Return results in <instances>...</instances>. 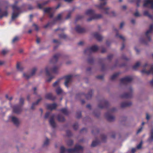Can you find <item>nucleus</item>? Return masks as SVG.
<instances>
[{
  "label": "nucleus",
  "mask_w": 153,
  "mask_h": 153,
  "mask_svg": "<svg viewBox=\"0 0 153 153\" xmlns=\"http://www.w3.org/2000/svg\"><path fill=\"white\" fill-rule=\"evenodd\" d=\"M143 67V69L141 71L143 74L148 75L152 74L153 75V64L149 65L147 63H146Z\"/></svg>",
  "instance_id": "1"
},
{
  "label": "nucleus",
  "mask_w": 153,
  "mask_h": 153,
  "mask_svg": "<svg viewBox=\"0 0 153 153\" xmlns=\"http://www.w3.org/2000/svg\"><path fill=\"white\" fill-rule=\"evenodd\" d=\"M17 1H16L14 4L12 6L13 12L12 16V19H15L18 17L19 13V7L16 5Z\"/></svg>",
  "instance_id": "2"
},
{
  "label": "nucleus",
  "mask_w": 153,
  "mask_h": 153,
  "mask_svg": "<svg viewBox=\"0 0 153 153\" xmlns=\"http://www.w3.org/2000/svg\"><path fill=\"white\" fill-rule=\"evenodd\" d=\"M107 2L104 1L103 3H101L99 5L97 6V7L100 10H102L103 11L104 13L106 14L109 15L110 14L109 9L110 8L109 7H104V6L107 4Z\"/></svg>",
  "instance_id": "3"
},
{
  "label": "nucleus",
  "mask_w": 153,
  "mask_h": 153,
  "mask_svg": "<svg viewBox=\"0 0 153 153\" xmlns=\"http://www.w3.org/2000/svg\"><path fill=\"white\" fill-rule=\"evenodd\" d=\"M83 149L82 147L78 145H76L74 149H67V152L68 153H79V152L82 151Z\"/></svg>",
  "instance_id": "4"
},
{
  "label": "nucleus",
  "mask_w": 153,
  "mask_h": 153,
  "mask_svg": "<svg viewBox=\"0 0 153 153\" xmlns=\"http://www.w3.org/2000/svg\"><path fill=\"white\" fill-rule=\"evenodd\" d=\"M59 67L56 66H54L52 68H51L49 66H47L45 68V70L46 72V74L49 75L50 74V71H51L54 73H56L58 72L59 70Z\"/></svg>",
  "instance_id": "5"
},
{
  "label": "nucleus",
  "mask_w": 153,
  "mask_h": 153,
  "mask_svg": "<svg viewBox=\"0 0 153 153\" xmlns=\"http://www.w3.org/2000/svg\"><path fill=\"white\" fill-rule=\"evenodd\" d=\"M37 70V69L36 68H34L32 69L30 74L24 73L23 74V76L25 79H28L35 74Z\"/></svg>",
  "instance_id": "6"
},
{
  "label": "nucleus",
  "mask_w": 153,
  "mask_h": 153,
  "mask_svg": "<svg viewBox=\"0 0 153 153\" xmlns=\"http://www.w3.org/2000/svg\"><path fill=\"white\" fill-rule=\"evenodd\" d=\"M143 6L153 9V0H145Z\"/></svg>",
  "instance_id": "7"
},
{
  "label": "nucleus",
  "mask_w": 153,
  "mask_h": 153,
  "mask_svg": "<svg viewBox=\"0 0 153 153\" xmlns=\"http://www.w3.org/2000/svg\"><path fill=\"white\" fill-rule=\"evenodd\" d=\"M98 49V47L96 45L92 46L90 48L86 49L85 52L86 54H89L96 51Z\"/></svg>",
  "instance_id": "8"
},
{
  "label": "nucleus",
  "mask_w": 153,
  "mask_h": 153,
  "mask_svg": "<svg viewBox=\"0 0 153 153\" xmlns=\"http://www.w3.org/2000/svg\"><path fill=\"white\" fill-rule=\"evenodd\" d=\"M153 32V25H151L149 27V30H147L146 33L145 35L146 38L147 39V42H149L151 40L150 38V34Z\"/></svg>",
  "instance_id": "9"
},
{
  "label": "nucleus",
  "mask_w": 153,
  "mask_h": 153,
  "mask_svg": "<svg viewBox=\"0 0 153 153\" xmlns=\"http://www.w3.org/2000/svg\"><path fill=\"white\" fill-rule=\"evenodd\" d=\"M54 117L55 115L54 114L51 115L50 116L49 121L50 124L53 128H55L56 127V124L54 120Z\"/></svg>",
  "instance_id": "10"
},
{
  "label": "nucleus",
  "mask_w": 153,
  "mask_h": 153,
  "mask_svg": "<svg viewBox=\"0 0 153 153\" xmlns=\"http://www.w3.org/2000/svg\"><path fill=\"white\" fill-rule=\"evenodd\" d=\"M133 79L131 76H128L122 78L121 79V82L123 84H126L131 82Z\"/></svg>",
  "instance_id": "11"
},
{
  "label": "nucleus",
  "mask_w": 153,
  "mask_h": 153,
  "mask_svg": "<svg viewBox=\"0 0 153 153\" xmlns=\"http://www.w3.org/2000/svg\"><path fill=\"white\" fill-rule=\"evenodd\" d=\"M130 92L128 93H125L123 94L121 97L123 98H131L133 95L132 94V90L131 88H130L129 89Z\"/></svg>",
  "instance_id": "12"
},
{
  "label": "nucleus",
  "mask_w": 153,
  "mask_h": 153,
  "mask_svg": "<svg viewBox=\"0 0 153 153\" xmlns=\"http://www.w3.org/2000/svg\"><path fill=\"white\" fill-rule=\"evenodd\" d=\"M102 16L101 14H96L94 13L92 18H90L87 19L88 22L91 21L92 19H99L102 18Z\"/></svg>",
  "instance_id": "13"
},
{
  "label": "nucleus",
  "mask_w": 153,
  "mask_h": 153,
  "mask_svg": "<svg viewBox=\"0 0 153 153\" xmlns=\"http://www.w3.org/2000/svg\"><path fill=\"white\" fill-rule=\"evenodd\" d=\"M71 76H66L65 77V86L68 87V84L70 83L71 81Z\"/></svg>",
  "instance_id": "14"
},
{
  "label": "nucleus",
  "mask_w": 153,
  "mask_h": 153,
  "mask_svg": "<svg viewBox=\"0 0 153 153\" xmlns=\"http://www.w3.org/2000/svg\"><path fill=\"white\" fill-rule=\"evenodd\" d=\"M11 121L13 124L16 126H18L19 124V121L18 119L14 116L11 117Z\"/></svg>",
  "instance_id": "15"
},
{
  "label": "nucleus",
  "mask_w": 153,
  "mask_h": 153,
  "mask_svg": "<svg viewBox=\"0 0 153 153\" xmlns=\"http://www.w3.org/2000/svg\"><path fill=\"white\" fill-rule=\"evenodd\" d=\"M45 99L51 100H54L56 99V97L53 96L52 93H48L46 94L45 96Z\"/></svg>",
  "instance_id": "16"
},
{
  "label": "nucleus",
  "mask_w": 153,
  "mask_h": 153,
  "mask_svg": "<svg viewBox=\"0 0 153 153\" xmlns=\"http://www.w3.org/2000/svg\"><path fill=\"white\" fill-rule=\"evenodd\" d=\"M11 107L13 108V113L16 114L19 113V105L18 104L14 105L13 106H11Z\"/></svg>",
  "instance_id": "17"
},
{
  "label": "nucleus",
  "mask_w": 153,
  "mask_h": 153,
  "mask_svg": "<svg viewBox=\"0 0 153 153\" xmlns=\"http://www.w3.org/2000/svg\"><path fill=\"white\" fill-rule=\"evenodd\" d=\"M108 104V102L105 100L101 101L100 103L98 104V107L100 108H102L105 107Z\"/></svg>",
  "instance_id": "18"
},
{
  "label": "nucleus",
  "mask_w": 153,
  "mask_h": 153,
  "mask_svg": "<svg viewBox=\"0 0 153 153\" xmlns=\"http://www.w3.org/2000/svg\"><path fill=\"white\" fill-rule=\"evenodd\" d=\"M59 56V55L58 54L55 55L53 58L50 60V63H54L56 62Z\"/></svg>",
  "instance_id": "19"
},
{
  "label": "nucleus",
  "mask_w": 153,
  "mask_h": 153,
  "mask_svg": "<svg viewBox=\"0 0 153 153\" xmlns=\"http://www.w3.org/2000/svg\"><path fill=\"white\" fill-rule=\"evenodd\" d=\"M42 97L40 96H39V99L37 100V101L33 103L31 106V109H34L35 108V106L39 104V103L42 100Z\"/></svg>",
  "instance_id": "20"
},
{
  "label": "nucleus",
  "mask_w": 153,
  "mask_h": 153,
  "mask_svg": "<svg viewBox=\"0 0 153 153\" xmlns=\"http://www.w3.org/2000/svg\"><path fill=\"white\" fill-rule=\"evenodd\" d=\"M105 117L107 120L109 121H113L115 119L114 117L108 113H107L105 114Z\"/></svg>",
  "instance_id": "21"
},
{
  "label": "nucleus",
  "mask_w": 153,
  "mask_h": 153,
  "mask_svg": "<svg viewBox=\"0 0 153 153\" xmlns=\"http://www.w3.org/2000/svg\"><path fill=\"white\" fill-rule=\"evenodd\" d=\"M132 105V103L131 102H123L121 104V107L122 108H124L130 106Z\"/></svg>",
  "instance_id": "22"
},
{
  "label": "nucleus",
  "mask_w": 153,
  "mask_h": 153,
  "mask_svg": "<svg viewBox=\"0 0 153 153\" xmlns=\"http://www.w3.org/2000/svg\"><path fill=\"white\" fill-rule=\"evenodd\" d=\"M6 74L7 76L12 75L13 77H14L16 75L18 74V73H17L16 71H13L11 72H7Z\"/></svg>",
  "instance_id": "23"
},
{
  "label": "nucleus",
  "mask_w": 153,
  "mask_h": 153,
  "mask_svg": "<svg viewBox=\"0 0 153 153\" xmlns=\"http://www.w3.org/2000/svg\"><path fill=\"white\" fill-rule=\"evenodd\" d=\"M75 29L77 32L79 33H82L85 31V29L81 28L79 25H77Z\"/></svg>",
  "instance_id": "24"
},
{
  "label": "nucleus",
  "mask_w": 153,
  "mask_h": 153,
  "mask_svg": "<svg viewBox=\"0 0 153 153\" xmlns=\"http://www.w3.org/2000/svg\"><path fill=\"white\" fill-rule=\"evenodd\" d=\"M94 36L95 38L99 41H101L103 39L102 37L97 33H95Z\"/></svg>",
  "instance_id": "25"
},
{
  "label": "nucleus",
  "mask_w": 153,
  "mask_h": 153,
  "mask_svg": "<svg viewBox=\"0 0 153 153\" xmlns=\"http://www.w3.org/2000/svg\"><path fill=\"white\" fill-rule=\"evenodd\" d=\"M148 141L150 143L153 141V128H152L151 129L150 137L148 139Z\"/></svg>",
  "instance_id": "26"
},
{
  "label": "nucleus",
  "mask_w": 153,
  "mask_h": 153,
  "mask_svg": "<svg viewBox=\"0 0 153 153\" xmlns=\"http://www.w3.org/2000/svg\"><path fill=\"white\" fill-rule=\"evenodd\" d=\"M56 106V104L54 103L53 104H49L47 105V108L49 109L52 110L54 109Z\"/></svg>",
  "instance_id": "27"
},
{
  "label": "nucleus",
  "mask_w": 153,
  "mask_h": 153,
  "mask_svg": "<svg viewBox=\"0 0 153 153\" xmlns=\"http://www.w3.org/2000/svg\"><path fill=\"white\" fill-rule=\"evenodd\" d=\"M94 13V11L92 10H88L86 12V14L90 16H91V18H92L93 15Z\"/></svg>",
  "instance_id": "28"
},
{
  "label": "nucleus",
  "mask_w": 153,
  "mask_h": 153,
  "mask_svg": "<svg viewBox=\"0 0 153 153\" xmlns=\"http://www.w3.org/2000/svg\"><path fill=\"white\" fill-rule=\"evenodd\" d=\"M143 14L144 16H147L150 18L153 19V16L150 15L148 11H145L143 12Z\"/></svg>",
  "instance_id": "29"
},
{
  "label": "nucleus",
  "mask_w": 153,
  "mask_h": 153,
  "mask_svg": "<svg viewBox=\"0 0 153 153\" xmlns=\"http://www.w3.org/2000/svg\"><path fill=\"white\" fill-rule=\"evenodd\" d=\"M116 36L117 37L119 38L123 42L125 41L126 40V39L125 37L121 35H120L117 33L116 35Z\"/></svg>",
  "instance_id": "30"
},
{
  "label": "nucleus",
  "mask_w": 153,
  "mask_h": 153,
  "mask_svg": "<svg viewBox=\"0 0 153 153\" xmlns=\"http://www.w3.org/2000/svg\"><path fill=\"white\" fill-rule=\"evenodd\" d=\"M60 80L59 79L58 80L54 82L53 85V87H59V85L60 83Z\"/></svg>",
  "instance_id": "31"
},
{
  "label": "nucleus",
  "mask_w": 153,
  "mask_h": 153,
  "mask_svg": "<svg viewBox=\"0 0 153 153\" xmlns=\"http://www.w3.org/2000/svg\"><path fill=\"white\" fill-rule=\"evenodd\" d=\"M52 9V8L47 7L44 8V11L45 13H49Z\"/></svg>",
  "instance_id": "32"
},
{
  "label": "nucleus",
  "mask_w": 153,
  "mask_h": 153,
  "mask_svg": "<svg viewBox=\"0 0 153 153\" xmlns=\"http://www.w3.org/2000/svg\"><path fill=\"white\" fill-rule=\"evenodd\" d=\"M58 119L59 121L62 122L65 120L64 117L61 115H59L58 117Z\"/></svg>",
  "instance_id": "33"
},
{
  "label": "nucleus",
  "mask_w": 153,
  "mask_h": 153,
  "mask_svg": "<svg viewBox=\"0 0 153 153\" xmlns=\"http://www.w3.org/2000/svg\"><path fill=\"white\" fill-rule=\"evenodd\" d=\"M92 90H90L88 94L86 96V97L88 99H90L92 96Z\"/></svg>",
  "instance_id": "34"
},
{
  "label": "nucleus",
  "mask_w": 153,
  "mask_h": 153,
  "mask_svg": "<svg viewBox=\"0 0 153 153\" xmlns=\"http://www.w3.org/2000/svg\"><path fill=\"white\" fill-rule=\"evenodd\" d=\"M24 103V99L21 97L20 99V107L23 106Z\"/></svg>",
  "instance_id": "35"
},
{
  "label": "nucleus",
  "mask_w": 153,
  "mask_h": 153,
  "mask_svg": "<svg viewBox=\"0 0 153 153\" xmlns=\"http://www.w3.org/2000/svg\"><path fill=\"white\" fill-rule=\"evenodd\" d=\"M119 73H114L111 77V79L112 80H114L115 79H116L117 76H118L119 74Z\"/></svg>",
  "instance_id": "36"
},
{
  "label": "nucleus",
  "mask_w": 153,
  "mask_h": 153,
  "mask_svg": "<svg viewBox=\"0 0 153 153\" xmlns=\"http://www.w3.org/2000/svg\"><path fill=\"white\" fill-rule=\"evenodd\" d=\"M62 16V13H60L55 18L56 20H60Z\"/></svg>",
  "instance_id": "37"
},
{
  "label": "nucleus",
  "mask_w": 153,
  "mask_h": 153,
  "mask_svg": "<svg viewBox=\"0 0 153 153\" xmlns=\"http://www.w3.org/2000/svg\"><path fill=\"white\" fill-rule=\"evenodd\" d=\"M56 92L57 94H59L62 93V90L59 87H58L56 90Z\"/></svg>",
  "instance_id": "38"
},
{
  "label": "nucleus",
  "mask_w": 153,
  "mask_h": 153,
  "mask_svg": "<svg viewBox=\"0 0 153 153\" xmlns=\"http://www.w3.org/2000/svg\"><path fill=\"white\" fill-rule=\"evenodd\" d=\"M19 40V37L17 36L15 37L12 40V43L14 44L16 43Z\"/></svg>",
  "instance_id": "39"
},
{
  "label": "nucleus",
  "mask_w": 153,
  "mask_h": 153,
  "mask_svg": "<svg viewBox=\"0 0 153 153\" xmlns=\"http://www.w3.org/2000/svg\"><path fill=\"white\" fill-rule=\"evenodd\" d=\"M140 62H137L133 66V68L134 69H136L140 65Z\"/></svg>",
  "instance_id": "40"
},
{
  "label": "nucleus",
  "mask_w": 153,
  "mask_h": 153,
  "mask_svg": "<svg viewBox=\"0 0 153 153\" xmlns=\"http://www.w3.org/2000/svg\"><path fill=\"white\" fill-rule=\"evenodd\" d=\"M61 112L65 114H68V113L67 110L66 108H62L61 110Z\"/></svg>",
  "instance_id": "41"
},
{
  "label": "nucleus",
  "mask_w": 153,
  "mask_h": 153,
  "mask_svg": "<svg viewBox=\"0 0 153 153\" xmlns=\"http://www.w3.org/2000/svg\"><path fill=\"white\" fill-rule=\"evenodd\" d=\"M67 151V149H66L64 147L61 146L60 148L61 153H65Z\"/></svg>",
  "instance_id": "42"
},
{
  "label": "nucleus",
  "mask_w": 153,
  "mask_h": 153,
  "mask_svg": "<svg viewBox=\"0 0 153 153\" xmlns=\"http://www.w3.org/2000/svg\"><path fill=\"white\" fill-rule=\"evenodd\" d=\"M60 38L65 39L67 38V36L64 34H59V35Z\"/></svg>",
  "instance_id": "43"
},
{
  "label": "nucleus",
  "mask_w": 153,
  "mask_h": 153,
  "mask_svg": "<svg viewBox=\"0 0 153 153\" xmlns=\"http://www.w3.org/2000/svg\"><path fill=\"white\" fill-rule=\"evenodd\" d=\"M98 144V141H93L91 145L92 147H94L97 146Z\"/></svg>",
  "instance_id": "44"
},
{
  "label": "nucleus",
  "mask_w": 153,
  "mask_h": 153,
  "mask_svg": "<svg viewBox=\"0 0 153 153\" xmlns=\"http://www.w3.org/2000/svg\"><path fill=\"white\" fill-rule=\"evenodd\" d=\"M49 143V140L48 138H46L45 140L44 141L43 146H47Z\"/></svg>",
  "instance_id": "45"
},
{
  "label": "nucleus",
  "mask_w": 153,
  "mask_h": 153,
  "mask_svg": "<svg viewBox=\"0 0 153 153\" xmlns=\"http://www.w3.org/2000/svg\"><path fill=\"white\" fill-rule=\"evenodd\" d=\"M8 15V13L7 11L3 13L2 14L0 15V19L2 18L3 16H7Z\"/></svg>",
  "instance_id": "46"
},
{
  "label": "nucleus",
  "mask_w": 153,
  "mask_h": 153,
  "mask_svg": "<svg viewBox=\"0 0 153 153\" xmlns=\"http://www.w3.org/2000/svg\"><path fill=\"white\" fill-rule=\"evenodd\" d=\"M8 52V51L7 50L3 49L2 50L1 53L3 55H5Z\"/></svg>",
  "instance_id": "47"
},
{
  "label": "nucleus",
  "mask_w": 153,
  "mask_h": 153,
  "mask_svg": "<svg viewBox=\"0 0 153 153\" xmlns=\"http://www.w3.org/2000/svg\"><path fill=\"white\" fill-rule=\"evenodd\" d=\"M73 142L71 140H69L67 142V144L68 145L70 146L73 144Z\"/></svg>",
  "instance_id": "48"
},
{
  "label": "nucleus",
  "mask_w": 153,
  "mask_h": 153,
  "mask_svg": "<svg viewBox=\"0 0 153 153\" xmlns=\"http://www.w3.org/2000/svg\"><path fill=\"white\" fill-rule=\"evenodd\" d=\"M73 127L74 129L76 130L78 128V125L77 123H75L73 126Z\"/></svg>",
  "instance_id": "49"
},
{
  "label": "nucleus",
  "mask_w": 153,
  "mask_h": 153,
  "mask_svg": "<svg viewBox=\"0 0 153 153\" xmlns=\"http://www.w3.org/2000/svg\"><path fill=\"white\" fill-rule=\"evenodd\" d=\"M76 117L78 118H79L81 117V113L80 112H78L76 113Z\"/></svg>",
  "instance_id": "50"
},
{
  "label": "nucleus",
  "mask_w": 153,
  "mask_h": 153,
  "mask_svg": "<svg viewBox=\"0 0 153 153\" xmlns=\"http://www.w3.org/2000/svg\"><path fill=\"white\" fill-rule=\"evenodd\" d=\"M142 142H140V143L138 144L137 146V148L138 149H140L142 146Z\"/></svg>",
  "instance_id": "51"
},
{
  "label": "nucleus",
  "mask_w": 153,
  "mask_h": 153,
  "mask_svg": "<svg viewBox=\"0 0 153 153\" xmlns=\"http://www.w3.org/2000/svg\"><path fill=\"white\" fill-rule=\"evenodd\" d=\"M111 16H116V14L115 12L114 11H112L111 12L110 14H109Z\"/></svg>",
  "instance_id": "52"
},
{
  "label": "nucleus",
  "mask_w": 153,
  "mask_h": 153,
  "mask_svg": "<svg viewBox=\"0 0 153 153\" xmlns=\"http://www.w3.org/2000/svg\"><path fill=\"white\" fill-rule=\"evenodd\" d=\"M101 137L102 140L103 141H104L106 138V136L104 134L102 135H101Z\"/></svg>",
  "instance_id": "53"
},
{
  "label": "nucleus",
  "mask_w": 153,
  "mask_h": 153,
  "mask_svg": "<svg viewBox=\"0 0 153 153\" xmlns=\"http://www.w3.org/2000/svg\"><path fill=\"white\" fill-rule=\"evenodd\" d=\"M33 26L34 27L36 30L38 31L39 30V27L37 25L35 24H33Z\"/></svg>",
  "instance_id": "54"
},
{
  "label": "nucleus",
  "mask_w": 153,
  "mask_h": 153,
  "mask_svg": "<svg viewBox=\"0 0 153 153\" xmlns=\"http://www.w3.org/2000/svg\"><path fill=\"white\" fill-rule=\"evenodd\" d=\"M50 115V113L48 112H47L45 115V119H47L48 118V116H49Z\"/></svg>",
  "instance_id": "55"
},
{
  "label": "nucleus",
  "mask_w": 153,
  "mask_h": 153,
  "mask_svg": "<svg viewBox=\"0 0 153 153\" xmlns=\"http://www.w3.org/2000/svg\"><path fill=\"white\" fill-rule=\"evenodd\" d=\"M134 15L136 17H138L140 16L139 12L138 11H136L134 14Z\"/></svg>",
  "instance_id": "56"
},
{
  "label": "nucleus",
  "mask_w": 153,
  "mask_h": 153,
  "mask_svg": "<svg viewBox=\"0 0 153 153\" xmlns=\"http://www.w3.org/2000/svg\"><path fill=\"white\" fill-rule=\"evenodd\" d=\"M53 78V77L51 76L48 79H47V81L48 82H50Z\"/></svg>",
  "instance_id": "57"
},
{
  "label": "nucleus",
  "mask_w": 153,
  "mask_h": 153,
  "mask_svg": "<svg viewBox=\"0 0 153 153\" xmlns=\"http://www.w3.org/2000/svg\"><path fill=\"white\" fill-rule=\"evenodd\" d=\"M50 2V0H48L47 1H45L42 4V5H46L47 4H48V3H49Z\"/></svg>",
  "instance_id": "58"
},
{
  "label": "nucleus",
  "mask_w": 153,
  "mask_h": 153,
  "mask_svg": "<svg viewBox=\"0 0 153 153\" xmlns=\"http://www.w3.org/2000/svg\"><path fill=\"white\" fill-rule=\"evenodd\" d=\"M113 55H110L108 56V59L110 60L113 57Z\"/></svg>",
  "instance_id": "59"
},
{
  "label": "nucleus",
  "mask_w": 153,
  "mask_h": 153,
  "mask_svg": "<svg viewBox=\"0 0 153 153\" xmlns=\"http://www.w3.org/2000/svg\"><path fill=\"white\" fill-rule=\"evenodd\" d=\"M67 134L68 136H70L71 135V133L70 131L68 130L67 131Z\"/></svg>",
  "instance_id": "60"
},
{
  "label": "nucleus",
  "mask_w": 153,
  "mask_h": 153,
  "mask_svg": "<svg viewBox=\"0 0 153 153\" xmlns=\"http://www.w3.org/2000/svg\"><path fill=\"white\" fill-rule=\"evenodd\" d=\"M36 41L37 43H39L40 41V39L37 37L36 39Z\"/></svg>",
  "instance_id": "61"
},
{
  "label": "nucleus",
  "mask_w": 153,
  "mask_h": 153,
  "mask_svg": "<svg viewBox=\"0 0 153 153\" xmlns=\"http://www.w3.org/2000/svg\"><path fill=\"white\" fill-rule=\"evenodd\" d=\"M33 91H34V93L33 94H36V90H37V88L36 87H34L33 88Z\"/></svg>",
  "instance_id": "62"
},
{
  "label": "nucleus",
  "mask_w": 153,
  "mask_h": 153,
  "mask_svg": "<svg viewBox=\"0 0 153 153\" xmlns=\"http://www.w3.org/2000/svg\"><path fill=\"white\" fill-rule=\"evenodd\" d=\"M143 128L141 127L140 128H139L137 131V133L138 134L140 132H141Z\"/></svg>",
  "instance_id": "63"
},
{
  "label": "nucleus",
  "mask_w": 153,
  "mask_h": 153,
  "mask_svg": "<svg viewBox=\"0 0 153 153\" xmlns=\"http://www.w3.org/2000/svg\"><path fill=\"white\" fill-rule=\"evenodd\" d=\"M24 68L23 66L20 65V71H22Z\"/></svg>",
  "instance_id": "64"
}]
</instances>
